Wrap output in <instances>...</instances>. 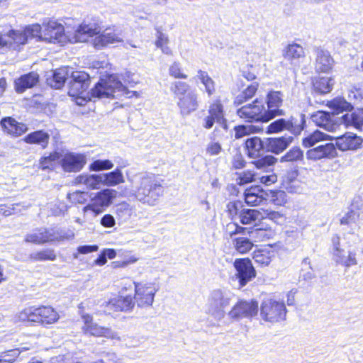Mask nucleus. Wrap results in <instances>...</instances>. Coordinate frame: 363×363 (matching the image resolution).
Wrapping results in <instances>:
<instances>
[{"label":"nucleus","instance_id":"nucleus-1","mask_svg":"<svg viewBox=\"0 0 363 363\" xmlns=\"http://www.w3.org/2000/svg\"><path fill=\"white\" fill-rule=\"evenodd\" d=\"M91 37H94L92 44L98 50L123 41L118 30L109 28L101 33V28L96 23H82L76 30L73 40L75 43L86 42Z\"/></svg>","mask_w":363,"mask_h":363},{"label":"nucleus","instance_id":"nucleus-2","mask_svg":"<svg viewBox=\"0 0 363 363\" xmlns=\"http://www.w3.org/2000/svg\"><path fill=\"white\" fill-rule=\"evenodd\" d=\"M163 194V187L160 180L152 174H145L138 177L134 191L135 199L150 206L156 205Z\"/></svg>","mask_w":363,"mask_h":363},{"label":"nucleus","instance_id":"nucleus-3","mask_svg":"<svg viewBox=\"0 0 363 363\" xmlns=\"http://www.w3.org/2000/svg\"><path fill=\"white\" fill-rule=\"evenodd\" d=\"M91 98H119L123 96L130 98L133 95L138 96L136 91H129L118 80L116 75L111 74L106 78L100 79L99 82L91 89Z\"/></svg>","mask_w":363,"mask_h":363},{"label":"nucleus","instance_id":"nucleus-4","mask_svg":"<svg viewBox=\"0 0 363 363\" xmlns=\"http://www.w3.org/2000/svg\"><path fill=\"white\" fill-rule=\"evenodd\" d=\"M328 107L332 109L336 115L344 111L347 113L341 117H337L340 125L343 124L345 127H354L359 129L363 125V111L350 112L353 106L343 98H335L328 102Z\"/></svg>","mask_w":363,"mask_h":363},{"label":"nucleus","instance_id":"nucleus-5","mask_svg":"<svg viewBox=\"0 0 363 363\" xmlns=\"http://www.w3.org/2000/svg\"><path fill=\"white\" fill-rule=\"evenodd\" d=\"M73 238L74 233L72 231L66 232L60 228H41L28 233L25 237V241L41 245L49 242L71 240Z\"/></svg>","mask_w":363,"mask_h":363},{"label":"nucleus","instance_id":"nucleus-6","mask_svg":"<svg viewBox=\"0 0 363 363\" xmlns=\"http://www.w3.org/2000/svg\"><path fill=\"white\" fill-rule=\"evenodd\" d=\"M230 296L225 291L216 289L211 292L206 304V313L217 321L225 315V308L230 305Z\"/></svg>","mask_w":363,"mask_h":363},{"label":"nucleus","instance_id":"nucleus-7","mask_svg":"<svg viewBox=\"0 0 363 363\" xmlns=\"http://www.w3.org/2000/svg\"><path fill=\"white\" fill-rule=\"evenodd\" d=\"M40 30V25L34 24L26 27L24 30H11L6 35H1L5 43L0 48L8 47L13 50L17 49L21 45H24L29 38H36Z\"/></svg>","mask_w":363,"mask_h":363},{"label":"nucleus","instance_id":"nucleus-8","mask_svg":"<svg viewBox=\"0 0 363 363\" xmlns=\"http://www.w3.org/2000/svg\"><path fill=\"white\" fill-rule=\"evenodd\" d=\"M286 315V308L283 301L274 298H265L260 306V316L266 322L272 323L284 320Z\"/></svg>","mask_w":363,"mask_h":363},{"label":"nucleus","instance_id":"nucleus-9","mask_svg":"<svg viewBox=\"0 0 363 363\" xmlns=\"http://www.w3.org/2000/svg\"><path fill=\"white\" fill-rule=\"evenodd\" d=\"M305 115L291 116L288 120L280 118L271 123L267 127V133H275L282 130H288L294 135H299L304 128Z\"/></svg>","mask_w":363,"mask_h":363},{"label":"nucleus","instance_id":"nucleus-10","mask_svg":"<svg viewBox=\"0 0 363 363\" xmlns=\"http://www.w3.org/2000/svg\"><path fill=\"white\" fill-rule=\"evenodd\" d=\"M36 38L52 43H64L67 41L64 26L55 21H44Z\"/></svg>","mask_w":363,"mask_h":363},{"label":"nucleus","instance_id":"nucleus-11","mask_svg":"<svg viewBox=\"0 0 363 363\" xmlns=\"http://www.w3.org/2000/svg\"><path fill=\"white\" fill-rule=\"evenodd\" d=\"M238 116L247 122H267L270 119L262 101L256 99L252 104L245 105L237 111Z\"/></svg>","mask_w":363,"mask_h":363},{"label":"nucleus","instance_id":"nucleus-12","mask_svg":"<svg viewBox=\"0 0 363 363\" xmlns=\"http://www.w3.org/2000/svg\"><path fill=\"white\" fill-rule=\"evenodd\" d=\"M135 286V300L138 307H150L154 301V298L157 289L152 283H137Z\"/></svg>","mask_w":363,"mask_h":363},{"label":"nucleus","instance_id":"nucleus-13","mask_svg":"<svg viewBox=\"0 0 363 363\" xmlns=\"http://www.w3.org/2000/svg\"><path fill=\"white\" fill-rule=\"evenodd\" d=\"M258 312V303L255 301L241 300L235 304L228 313V318L232 320H240L242 318H250Z\"/></svg>","mask_w":363,"mask_h":363},{"label":"nucleus","instance_id":"nucleus-14","mask_svg":"<svg viewBox=\"0 0 363 363\" xmlns=\"http://www.w3.org/2000/svg\"><path fill=\"white\" fill-rule=\"evenodd\" d=\"M333 258L338 264L350 267L357 264V254L354 251L345 252L340 247V238L337 235L332 238Z\"/></svg>","mask_w":363,"mask_h":363},{"label":"nucleus","instance_id":"nucleus-15","mask_svg":"<svg viewBox=\"0 0 363 363\" xmlns=\"http://www.w3.org/2000/svg\"><path fill=\"white\" fill-rule=\"evenodd\" d=\"M236 277L240 286H245L256 277V271L248 258H238L234 261Z\"/></svg>","mask_w":363,"mask_h":363},{"label":"nucleus","instance_id":"nucleus-16","mask_svg":"<svg viewBox=\"0 0 363 363\" xmlns=\"http://www.w3.org/2000/svg\"><path fill=\"white\" fill-rule=\"evenodd\" d=\"M333 111V114L323 111H318L311 116V119L315 125L324 128L327 131L334 132L340 126L337 116Z\"/></svg>","mask_w":363,"mask_h":363},{"label":"nucleus","instance_id":"nucleus-17","mask_svg":"<svg viewBox=\"0 0 363 363\" xmlns=\"http://www.w3.org/2000/svg\"><path fill=\"white\" fill-rule=\"evenodd\" d=\"M89 75L82 71H72L69 94L72 96L82 94L89 86Z\"/></svg>","mask_w":363,"mask_h":363},{"label":"nucleus","instance_id":"nucleus-18","mask_svg":"<svg viewBox=\"0 0 363 363\" xmlns=\"http://www.w3.org/2000/svg\"><path fill=\"white\" fill-rule=\"evenodd\" d=\"M114 191L113 189H104L95 194L91 198L90 203L84 207V210H91L96 214L102 212L104 207L108 206L113 198Z\"/></svg>","mask_w":363,"mask_h":363},{"label":"nucleus","instance_id":"nucleus-19","mask_svg":"<svg viewBox=\"0 0 363 363\" xmlns=\"http://www.w3.org/2000/svg\"><path fill=\"white\" fill-rule=\"evenodd\" d=\"M215 122L221 124L224 129H227L226 121L223 116V106L219 100L215 101L210 105L208 116L203 118V126L206 129H210L213 126Z\"/></svg>","mask_w":363,"mask_h":363},{"label":"nucleus","instance_id":"nucleus-20","mask_svg":"<svg viewBox=\"0 0 363 363\" xmlns=\"http://www.w3.org/2000/svg\"><path fill=\"white\" fill-rule=\"evenodd\" d=\"M60 164L65 172H78L85 165L86 157L82 154L67 153L60 160Z\"/></svg>","mask_w":363,"mask_h":363},{"label":"nucleus","instance_id":"nucleus-21","mask_svg":"<svg viewBox=\"0 0 363 363\" xmlns=\"http://www.w3.org/2000/svg\"><path fill=\"white\" fill-rule=\"evenodd\" d=\"M84 325L83 330L85 333H89L94 336L106 337L111 339H119L117 335L108 328L99 326L98 324L92 322V318L89 315L83 317Z\"/></svg>","mask_w":363,"mask_h":363},{"label":"nucleus","instance_id":"nucleus-22","mask_svg":"<svg viewBox=\"0 0 363 363\" xmlns=\"http://www.w3.org/2000/svg\"><path fill=\"white\" fill-rule=\"evenodd\" d=\"M177 104L182 116H189L199 108L198 94L195 90L189 91Z\"/></svg>","mask_w":363,"mask_h":363},{"label":"nucleus","instance_id":"nucleus-23","mask_svg":"<svg viewBox=\"0 0 363 363\" xmlns=\"http://www.w3.org/2000/svg\"><path fill=\"white\" fill-rule=\"evenodd\" d=\"M283 94L279 91H270L267 95V111L272 119L278 116H283L284 111L280 109L283 104Z\"/></svg>","mask_w":363,"mask_h":363},{"label":"nucleus","instance_id":"nucleus-24","mask_svg":"<svg viewBox=\"0 0 363 363\" xmlns=\"http://www.w3.org/2000/svg\"><path fill=\"white\" fill-rule=\"evenodd\" d=\"M135 303L131 296H118L106 302V307L109 312L111 311L128 312L132 311Z\"/></svg>","mask_w":363,"mask_h":363},{"label":"nucleus","instance_id":"nucleus-25","mask_svg":"<svg viewBox=\"0 0 363 363\" xmlns=\"http://www.w3.org/2000/svg\"><path fill=\"white\" fill-rule=\"evenodd\" d=\"M363 140L357 135L347 133L335 138V147L341 151L354 150L360 147Z\"/></svg>","mask_w":363,"mask_h":363},{"label":"nucleus","instance_id":"nucleus-26","mask_svg":"<svg viewBox=\"0 0 363 363\" xmlns=\"http://www.w3.org/2000/svg\"><path fill=\"white\" fill-rule=\"evenodd\" d=\"M315 69L318 72H328L333 65V59L330 52L321 48H315Z\"/></svg>","mask_w":363,"mask_h":363},{"label":"nucleus","instance_id":"nucleus-27","mask_svg":"<svg viewBox=\"0 0 363 363\" xmlns=\"http://www.w3.org/2000/svg\"><path fill=\"white\" fill-rule=\"evenodd\" d=\"M337 155L335 146L333 143L320 145L316 147L308 150L306 152L307 158L313 160L323 158H334Z\"/></svg>","mask_w":363,"mask_h":363},{"label":"nucleus","instance_id":"nucleus-28","mask_svg":"<svg viewBox=\"0 0 363 363\" xmlns=\"http://www.w3.org/2000/svg\"><path fill=\"white\" fill-rule=\"evenodd\" d=\"M283 56L285 60L293 65H298L305 58L303 48L297 43L288 45L283 50Z\"/></svg>","mask_w":363,"mask_h":363},{"label":"nucleus","instance_id":"nucleus-29","mask_svg":"<svg viewBox=\"0 0 363 363\" xmlns=\"http://www.w3.org/2000/svg\"><path fill=\"white\" fill-rule=\"evenodd\" d=\"M267 200V194L259 186H251L245 191V201L249 206H258Z\"/></svg>","mask_w":363,"mask_h":363},{"label":"nucleus","instance_id":"nucleus-30","mask_svg":"<svg viewBox=\"0 0 363 363\" xmlns=\"http://www.w3.org/2000/svg\"><path fill=\"white\" fill-rule=\"evenodd\" d=\"M292 137L270 138L267 140L265 147L274 154L282 152L292 143Z\"/></svg>","mask_w":363,"mask_h":363},{"label":"nucleus","instance_id":"nucleus-31","mask_svg":"<svg viewBox=\"0 0 363 363\" xmlns=\"http://www.w3.org/2000/svg\"><path fill=\"white\" fill-rule=\"evenodd\" d=\"M264 141L258 137L249 138L245 141L247 155L250 158H259L264 152Z\"/></svg>","mask_w":363,"mask_h":363},{"label":"nucleus","instance_id":"nucleus-32","mask_svg":"<svg viewBox=\"0 0 363 363\" xmlns=\"http://www.w3.org/2000/svg\"><path fill=\"white\" fill-rule=\"evenodd\" d=\"M1 124L5 132L16 137L22 135L28 129L26 124L18 123L10 117L2 119Z\"/></svg>","mask_w":363,"mask_h":363},{"label":"nucleus","instance_id":"nucleus-33","mask_svg":"<svg viewBox=\"0 0 363 363\" xmlns=\"http://www.w3.org/2000/svg\"><path fill=\"white\" fill-rule=\"evenodd\" d=\"M238 220L242 225H253L254 226H257V224L263 220L262 209L244 208Z\"/></svg>","mask_w":363,"mask_h":363},{"label":"nucleus","instance_id":"nucleus-34","mask_svg":"<svg viewBox=\"0 0 363 363\" xmlns=\"http://www.w3.org/2000/svg\"><path fill=\"white\" fill-rule=\"evenodd\" d=\"M38 74L33 72L21 76L15 81L16 91L23 93L26 89L32 88L38 82Z\"/></svg>","mask_w":363,"mask_h":363},{"label":"nucleus","instance_id":"nucleus-35","mask_svg":"<svg viewBox=\"0 0 363 363\" xmlns=\"http://www.w3.org/2000/svg\"><path fill=\"white\" fill-rule=\"evenodd\" d=\"M50 135L43 130H37L28 134L23 140L28 144H34L40 146L43 149L48 147Z\"/></svg>","mask_w":363,"mask_h":363},{"label":"nucleus","instance_id":"nucleus-36","mask_svg":"<svg viewBox=\"0 0 363 363\" xmlns=\"http://www.w3.org/2000/svg\"><path fill=\"white\" fill-rule=\"evenodd\" d=\"M194 79L196 83L200 82L203 84L205 91L209 97L216 92L215 82L206 71L198 70Z\"/></svg>","mask_w":363,"mask_h":363},{"label":"nucleus","instance_id":"nucleus-37","mask_svg":"<svg viewBox=\"0 0 363 363\" xmlns=\"http://www.w3.org/2000/svg\"><path fill=\"white\" fill-rule=\"evenodd\" d=\"M100 174H80L75 179L77 184L85 185L88 189H99L101 184H103L102 179Z\"/></svg>","mask_w":363,"mask_h":363},{"label":"nucleus","instance_id":"nucleus-38","mask_svg":"<svg viewBox=\"0 0 363 363\" xmlns=\"http://www.w3.org/2000/svg\"><path fill=\"white\" fill-rule=\"evenodd\" d=\"M333 138L320 130H315L303 138L302 145L306 148H309L318 143L323 140H332Z\"/></svg>","mask_w":363,"mask_h":363},{"label":"nucleus","instance_id":"nucleus-39","mask_svg":"<svg viewBox=\"0 0 363 363\" xmlns=\"http://www.w3.org/2000/svg\"><path fill=\"white\" fill-rule=\"evenodd\" d=\"M72 68L63 67L55 70L53 73L52 81L50 83L51 86L56 89H60L65 84L69 73L71 74Z\"/></svg>","mask_w":363,"mask_h":363},{"label":"nucleus","instance_id":"nucleus-40","mask_svg":"<svg viewBox=\"0 0 363 363\" xmlns=\"http://www.w3.org/2000/svg\"><path fill=\"white\" fill-rule=\"evenodd\" d=\"M103 184L112 186L124 182L123 175L119 168L106 174H101Z\"/></svg>","mask_w":363,"mask_h":363},{"label":"nucleus","instance_id":"nucleus-41","mask_svg":"<svg viewBox=\"0 0 363 363\" xmlns=\"http://www.w3.org/2000/svg\"><path fill=\"white\" fill-rule=\"evenodd\" d=\"M333 84V79L328 77L316 78L313 82L314 90L321 94L330 92Z\"/></svg>","mask_w":363,"mask_h":363},{"label":"nucleus","instance_id":"nucleus-42","mask_svg":"<svg viewBox=\"0 0 363 363\" xmlns=\"http://www.w3.org/2000/svg\"><path fill=\"white\" fill-rule=\"evenodd\" d=\"M233 245L235 250L240 254L250 252L254 246L251 239L243 236L235 238L233 240Z\"/></svg>","mask_w":363,"mask_h":363},{"label":"nucleus","instance_id":"nucleus-43","mask_svg":"<svg viewBox=\"0 0 363 363\" xmlns=\"http://www.w3.org/2000/svg\"><path fill=\"white\" fill-rule=\"evenodd\" d=\"M40 319H42L40 323L42 324H52L59 318V315L52 307L41 306L40 307Z\"/></svg>","mask_w":363,"mask_h":363},{"label":"nucleus","instance_id":"nucleus-44","mask_svg":"<svg viewBox=\"0 0 363 363\" xmlns=\"http://www.w3.org/2000/svg\"><path fill=\"white\" fill-rule=\"evenodd\" d=\"M274 252L268 250H259L253 252L252 258L255 262L262 267L268 266L272 262Z\"/></svg>","mask_w":363,"mask_h":363},{"label":"nucleus","instance_id":"nucleus-45","mask_svg":"<svg viewBox=\"0 0 363 363\" xmlns=\"http://www.w3.org/2000/svg\"><path fill=\"white\" fill-rule=\"evenodd\" d=\"M250 236L255 240V242H263L269 240L273 235V231L269 227L264 228H255L247 231Z\"/></svg>","mask_w":363,"mask_h":363},{"label":"nucleus","instance_id":"nucleus-46","mask_svg":"<svg viewBox=\"0 0 363 363\" xmlns=\"http://www.w3.org/2000/svg\"><path fill=\"white\" fill-rule=\"evenodd\" d=\"M116 213L119 219L127 221L133 216L134 208L128 203L122 202L116 206Z\"/></svg>","mask_w":363,"mask_h":363},{"label":"nucleus","instance_id":"nucleus-47","mask_svg":"<svg viewBox=\"0 0 363 363\" xmlns=\"http://www.w3.org/2000/svg\"><path fill=\"white\" fill-rule=\"evenodd\" d=\"M40 307L39 308H28L21 311L19 314V318L22 321H30L40 323Z\"/></svg>","mask_w":363,"mask_h":363},{"label":"nucleus","instance_id":"nucleus-48","mask_svg":"<svg viewBox=\"0 0 363 363\" xmlns=\"http://www.w3.org/2000/svg\"><path fill=\"white\" fill-rule=\"evenodd\" d=\"M60 154L57 152L50 153L48 156L43 157L40 160V168L42 169H53L57 162H60Z\"/></svg>","mask_w":363,"mask_h":363},{"label":"nucleus","instance_id":"nucleus-49","mask_svg":"<svg viewBox=\"0 0 363 363\" xmlns=\"http://www.w3.org/2000/svg\"><path fill=\"white\" fill-rule=\"evenodd\" d=\"M170 90L174 94L177 101L188 94L189 91H192L187 83L180 81L172 83Z\"/></svg>","mask_w":363,"mask_h":363},{"label":"nucleus","instance_id":"nucleus-50","mask_svg":"<svg viewBox=\"0 0 363 363\" xmlns=\"http://www.w3.org/2000/svg\"><path fill=\"white\" fill-rule=\"evenodd\" d=\"M157 40L155 41V45L157 48H160L162 53L167 55H172V51L170 49V48L168 46L169 43V38L168 36L162 33V31L158 30L157 32Z\"/></svg>","mask_w":363,"mask_h":363},{"label":"nucleus","instance_id":"nucleus-51","mask_svg":"<svg viewBox=\"0 0 363 363\" xmlns=\"http://www.w3.org/2000/svg\"><path fill=\"white\" fill-rule=\"evenodd\" d=\"M30 259L33 261H54L56 259V255L53 250L45 249L30 255Z\"/></svg>","mask_w":363,"mask_h":363},{"label":"nucleus","instance_id":"nucleus-52","mask_svg":"<svg viewBox=\"0 0 363 363\" xmlns=\"http://www.w3.org/2000/svg\"><path fill=\"white\" fill-rule=\"evenodd\" d=\"M262 130L259 126L254 125H241L235 127V138H241L250 133H258Z\"/></svg>","mask_w":363,"mask_h":363},{"label":"nucleus","instance_id":"nucleus-53","mask_svg":"<svg viewBox=\"0 0 363 363\" xmlns=\"http://www.w3.org/2000/svg\"><path fill=\"white\" fill-rule=\"evenodd\" d=\"M257 87V83H252L249 85L240 95L236 97L235 103L237 104H241L247 99H251L255 94Z\"/></svg>","mask_w":363,"mask_h":363},{"label":"nucleus","instance_id":"nucleus-54","mask_svg":"<svg viewBox=\"0 0 363 363\" xmlns=\"http://www.w3.org/2000/svg\"><path fill=\"white\" fill-rule=\"evenodd\" d=\"M244 206L240 201H230L227 205L228 212L232 219L238 218L239 219L240 215L244 210Z\"/></svg>","mask_w":363,"mask_h":363},{"label":"nucleus","instance_id":"nucleus-55","mask_svg":"<svg viewBox=\"0 0 363 363\" xmlns=\"http://www.w3.org/2000/svg\"><path fill=\"white\" fill-rule=\"evenodd\" d=\"M303 157V151L300 147H294L288 151L285 155H284L281 161L284 162H294L301 160Z\"/></svg>","mask_w":363,"mask_h":363},{"label":"nucleus","instance_id":"nucleus-56","mask_svg":"<svg viewBox=\"0 0 363 363\" xmlns=\"http://www.w3.org/2000/svg\"><path fill=\"white\" fill-rule=\"evenodd\" d=\"M262 215H263V220L268 218L277 224L281 225L285 221V217L284 215L277 211L269 209H262Z\"/></svg>","mask_w":363,"mask_h":363},{"label":"nucleus","instance_id":"nucleus-57","mask_svg":"<svg viewBox=\"0 0 363 363\" xmlns=\"http://www.w3.org/2000/svg\"><path fill=\"white\" fill-rule=\"evenodd\" d=\"M113 167V162L108 160H96L94 161L89 166L90 170L95 172L108 170L112 169Z\"/></svg>","mask_w":363,"mask_h":363},{"label":"nucleus","instance_id":"nucleus-58","mask_svg":"<svg viewBox=\"0 0 363 363\" xmlns=\"http://www.w3.org/2000/svg\"><path fill=\"white\" fill-rule=\"evenodd\" d=\"M359 213L358 211L350 210L341 218L340 224L351 226L355 224L359 220Z\"/></svg>","mask_w":363,"mask_h":363},{"label":"nucleus","instance_id":"nucleus-59","mask_svg":"<svg viewBox=\"0 0 363 363\" xmlns=\"http://www.w3.org/2000/svg\"><path fill=\"white\" fill-rule=\"evenodd\" d=\"M276 161L277 159L274 157L272 155H266L252 162V164L259 169H266L274 164Z\"/></svg>","mask_w":363,"mask_h":363},{"label":"nucleus","instance_id":"nucleus-60","mask_svg":"<svg viewBox=\"0 0 363 363\" xmlns=\"http://www.w3.org/2000/svg\"><path fill=\"white\" fill-rule=\"evenodd\" d=\"M255 174L251 171H245L237 174L235 179L237 184L244 185L254 181Z\"/></svg>","mask_w":363,"mask_h":363},{"label":"nucleus","instance_id":"nucleus-61","mask_svg":"<svg viewBox=\"0 0 363 363\" xmlns=\"http://www.w3.org/2000/svg\"><path fill=\"white\" fill-rule=\"evenodd\" d=\"M170 76L177 79H186L187 75L182 73L181 65L179 62H174L169 69Z\"/></svg>","mask_w":363,"mask_h":363},{"label":"nucleus","instance_id":"nucleus-62","mask_svg":"<svg viewBox=\"0 0 363 363\" xmlns=\"http://www.w3.org/2000/svg\"><path fill=\"white\" fill-rule=\"evenodd\" d=\"M18 354L16 350L4 352L0 355V363H13Z\"/></svg>","mask_w":363,"mask_h":363},{"label":"nucleus","instance_id":"nucleus-63","mask_svg":"<svg viewBox=\"0 0 363 363\" xmlns=\"http://www.w3.org/2000/svg\"><path fill=\"white\" fill-rule=\"evenodd\" d=\"M245 161L240 152H237L233 157L232 165L235 169H242L245 165Z\"/></svg>","mask_w":363,"mask_h":363},{"label":"nucleus","instance_id":"nucleus-64","mask_svg":"<svg viewBox=\"0 0 363 363\" xmlns=\"http://www.w3.org/2000/svg\"><path fill=\"white\" fill-rule=\"evenodd\" d=\"M221 150V145L217 142H211L206 147V152L211 156L218 155Z\"/></svg>","mask_w":363,"mask_h":363}]
</instances>
